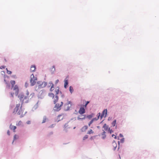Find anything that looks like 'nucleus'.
I'll use <instances>...</instances> for the list:
<instances>
[{"mask_svg":"<svg viewBox=\"0 0 159 159\" xmlns=\"http://www.w3.org/2000/svg\"><path fill=\"white\" fill-rule=\"evenodd\" d=\"M16 113H17V114L20 116V117H22L25 115L26 111H25L24 109L22 108L20 104H18L16 105L13 111L14 113L16 114Z\"/></svg>","mask_w":159,"mask_h":159,"instance_id":"1","label":"nucleus"},{"mask_svg":"<svg viewBox=\"0 0 159 159\" xmlns=\"http://www.w3.org/2000/svg\"><path fill=\"white\" fill-rule=\"evenodd\" d=\"M10 83L11 85V89L13 91H14V92H11L10 93L11 97L13 98L14 94H15L16 96H17L18 95L19 93V89L17 85H15L14 86L16 83L15 81L11 80Z\"/></svg>","mask_w":159,"mask_h":159,"instance_id":"2","label":"nucleus"},{"mask_svg":"<svg viewBox=\"0 0 159 159\" xmlns=\"http://www.w3.org/2000/svg\"><path fill=\"white\" fill-rule=\"evenodd\" d=\"M38 85H37L35 87V90L37 91L39 89L43 88L47 85V83L45 82L39 81L37 82Z\"/></svg>","mask_w":159,"mask_h":159,"instance_id":"3","label":"nucleus"},{"mask_svg":"<svg viewBox=\"0 0 159 159\" xmlns=\"http://www.w3.org/2000/svg\"><path fill=\"white\" fill-rule=\"evenodd\" d=\"M63 105V102H61L60 103H57L54 108V110L56 111H58L61 109V107Z\"/></svg>","mask_w":159,"mask_h":159,"instance_id":"4","label":"nucleus"},{"mask_svg":"<svg viewBox=\"0 0 159 159\" xmlns=\"http://www.w3.org/2000/svg\"><path fill=\"white\" fill-rule=\"evenodd\" d=\"M71 106V102L70 101H69L67 103L65 104L64 106L65 110L66 111L68 110Z\"/></svg>","mask_w":159,"mask_h":159,"instance_id":"5","label":"nucleus"},{"mask_svg":"<svg viewBox=\"0 0 159 159\" xmlns=\"http://www.w3.org/2000/svg\"><path fill=\"white\" fill-rule=\"evenodd\" d=\"M107 109H104L102 113L101 116V118L102 119L103 117L105 116L106 117L107 114Z\"/></svg>","mask_w":159,"mask_h":159,"instance_id":"6","label":"nucleus"},{"mask_svg":"<svg viewBox=\"0 0 159 159\" xmlns=\"http://www.w3.org/2000/svg\"><path fill=\"white\" fill-rule=\"evenodd\" d=\"M85 112V110L83 107H81L79 111V113L81 115H82Z\"/></svg>","mask_w":159,"mask_h":159,"instance_id":"7","label":"nucleus"},{"mask_svg":"<svg viewBox=\"0 0 159 159\" xmlns=\"http://www.w3.org/2000/svg\"><path fill=\"white\" fill-rule=\"evenodd\" d=\"M85 115H82L81 116H78L77 117V120H83L85 118Z\"/></svg>","mask_w":159,"mask_h":159,"instance_id":"8","label":"nucleus"},{"mask_svg":"<svg viewBox=\"0 0 159 159\" xmlns=\"http://www.w3.org/2000/svg\"><path fill=\"white\" fill-rule=\"evenodd\" d=\"M48 85V86L49 87H51V88L50 89V91H52L54 89V84L52 82H50L49 83Z\"/></svg>","mask_w":159,"mask_h":159,"instance_id":"9","label":"nucleus"},{"mask_svg":"<svg viewBox=\"0 0 159 159\" xmlns=\"http://www.w3.org/2000/svg\"><path fill=\"white\" fill-rule=\"evenodd\" d=\"M63 118V116L62 115H60L58 116L57 120L58 122L61 120Z\"/></svg>","mask_w":159,"mask_h":159,"instance_id":"10","label":"nucleus"},{"mask_svg":"<svg viewBox=\"0 0 159 159\" xmlns=\"http://www.w3.org/2000/svg\"><path fill=\"white\" fill-rule=\"evenodd\" d=\"M36 69V67L34 65H32L30 68V71L31 72H33Z\"/></svg>","mask_w":159,"mask_h":159,"instance_id":"11","label":"nucleus"},{"mask_svg":"<svg viewBox=\"0 0 159 159\" xmlns=\"http://www.w3.org/2000/svg\"><path fill=\"white\" fill-rule=\"evenodd\" d=\"M36 80L37 79H34V80L30 79V82L32 86H33L35 84Z\"/></svg>","mask_w":159,"mask_h":159,"instance_id":"12","label":"nucleus"},{"mask_svg":"<svg viewBox=\"0 0 159 159\" xmlns=\"http://www.w3.org/2000/svg\"><path fill=\"white\" fill-rule=\"evenodd\" d=\"M10 128L12 130H13L14 132H15L16 131L15 129L16 128V127L14 125H11L10 126Z\"/></svg>","mask_w":159,"mask_h":159,"instance_id":"13","label":"nucleus"},{"mask_svg":"<svg viewBox=\"0 0 159 159\" xmlns=\"http://www.w3.org/2000/svg\"><path fill=\"white\" fill-rule=\"evenodd\" d=\"M4 81L6 84L7 87L8 88H10V84L9 83V82L8 81H7L5 79L4 80Z\"/></svg>","mask_w":159,"mask_h":159,"instance_id":"14","label":"nucleus"},{"mask_svg":"<svg viewBox=\"0 0 159 159\" xmlns=\"http://www.w3.org/2000/svg\"><path fill=\"white\" fill-rule=\"evenodd\" d=\"M58 96L57 95H56L55 97L54 98L53 102L54 104H56V103L58 101Z\"/></svg>","mask_w":159,"mask_h":159,"instance_id":"15","label":"nucleus"},{"mask_svg":"<svg viewBox=\"0 0 159 159\" xmlns=\"http://www.w3.org/2000/svg\"><path fill=\"white\" fill-rule=\"evenodd\" d=\"M88 127L87 125L84 126L81 129V130L82 132L85 131L88 129Z\"/></svg>","mask_w":159,"mask_h":159,"instance_id":"16","label":"nucleus"},{"mask_svg":"<svg viewBox=\"0 0 159 159\" xmlns=\"http://www.w3.org/2000/svg\"><path fill=\"white\" fill-rule=\"evenodd\" d=\"M68 84V80H64V87L66 89L67 88V86Z\"/></svg>","mask_w":159,"mask_h":159,"instance_id":"17","label":"nucleus"},{"mask_svg":"<svg viewBox=\"0 0 159 159\" xmlns=\"http://www.w3.org/2000/svg\"><path fill=\"white\" fill-rule=\"evenodd\" d=\"M103 128H104V129L106 131L109 129L108 126L106 124H105L104 125Z\"/></svg>","mask_w":159,"mask_h":159,"instance_id":"18","label":"nucleus"},{"mask_svg":"<svg viewBox=\"0 0 159 159\" xmlns=\"http://www.w3.org/2000/svg\"><path fill=\"white\" fill-rule=\"evenodd\" d=\"M112 145L113 147V149L115 150L117 147V144L114 141L112 143Z\"/></svg>","mask_w":159,"mask_h":159,"instance_id":"19","label":"nucleus"},{"mask_svg":"<svg viewBox=\"0 0 159 159\" xmlns=\"http://www.w3.org/2000/svg\"><path fill=\"white\" fill-rule=\"evenodd\" d=\"M106 132L104 131L101 134V136H102V139H104L106 137V135L105 134Z\"/></svg>","mask_w":159,"mask_h":159,"instance_id":"20","label":"nucleus"},{"mask_svg":"<svg viewBox=\"0 0 159 159\" xmlns=\"http://www.w3.org/2000/svg\"><path fill=\"white\" fill-rule=\"evenodd\" d=\"M26 96L25 97V99H26L27 98H29L30 95H29V92L27 90L26 91Z\"/></svg>","mask_w":159,"mask_h":159,"instance_id":"21","label":"nucleus"},{"mask_svg":"<svg viewBox=\"0 0 159 159\" xmlns=\"http://www.w3.org/2000/svg\"><path fill=\"white\" fill-rule=\"evenodd\" d=\"M34 95V93L32 92L31 93L29 96V98L31 99L33 98Z\"/></svg>","mask_w":159,"mask_h":159,"instance_id":"22","label":"nucleus"},{"mask_svg":"<svg viewBox=\"0 0 159 159\" xmlns=\"http://www.w3.org/2000/svg\"><path fill=\"white\" fill-rule=\"evenodd\" d=\"M16 125L18 126L22 125V122L21 120H20L16 124Z\"/></svg>","mask_w":159,"mask_h":159,"instance_id":"23","label":"nucleus"},{"mask_svg":"<svg viewBox=\"0 0 159 159\" xmlns=\"http://www.w3.org/2000/svg\"><path fill=\"white\" fill-rule=\"evenodd\" d=\"M69 90L71 93H73V91H74L73 89L72 86H70V87Z\"/></svg>","mask_w":159,"mask_h":159,"instance_id":"24","label":"nucleus"},{"mask_svg":"<svg viewBox=\"0 0 159 159\" xmlns=\"http://www.w3.org/2000/svg\"><path fill=\"white\" fill-rule=\"evenodd\" d=\"M93 133L94 132L93 131V130L92 129H90L88 131L87 134H93Z\"/></svg>","mask_w":159,"mask_h":159,"instance_id":"25","label":"nucleus"},{"mask_svg":"<svg viewBox=\"0 0 159 159\" xmlns=\"http://www.w3.org/2000/svg\"><path fill=\"white\" fill-rule=\"evenodd\" d=\"M24 96L23 95H19L18 97L19 98V99L20 101L22 100V99L23 98Z\"/></svg>","mask_w":159,"mask_h":159,"instance_id":"26","label":"nucleus"},{"mask_svg":"<svg viewBox=\"0 0 159 159\" xmlns=\"http://www.w3.org/2000/svg\"><path fill=\"white\" fill-rule=\"evenodd\" d=\"M46 119H47V118H46V116H44L43 117V121L42 122V123H45L46 121Z\"/></svg>","mask_w":159,"mask_h":159,"instance_id":"27","label":"nucleus"},{"mask_svg":"<svg viewBox=\"0 0 159 159\" xmlns=\"http://www.w3.org/2000/svg\"><path fill=\"white\" fill-rule=\"evenodd\" d=\"M30 77H31V79L32 80H34V79H37L36 77L34 76L33 74H32L31 75Z\"/></svg>","mask_w":159,"mask_h":159,"instance_id":"28","label":"nucleus"},{"mask_svg":"<svg viewBox=\"0 0 159 159\" xmlns=\"http://www.w3.org/2000/svg\"><path fill=\"white\" fill-rule=\"evenodd\" d=\"M116 120H115L112 123V125L113 126H114L116 124Z\"/></svg>","mask_w":159,"mask_h":159,"instance_id":"29","label":"nucleus"},{"mask_svg":"<svg viewBox=\"0 0 159 159\" xmlns=\"http://www.w3.org/2000/svg\"><path fill=\"white\" fill-rule=\"evenodd\" d=\"M93 114H92L90 115H88L87 117L89 119H91L93 116Z\"/></svg>","mask_w":159,"mask_h":159,"instance_id":"30","label":"nucleus"},{"mask_svg":"<svg viewBox=\"0 0 159 159\" xmlns=\"http://www.w3.org/2000/svg\"><path fill=\"white\" fill-rule=\"evenodd\" d=\"M49 96L51 97H52V98H54V94L53 93H49Z\"/></svg>","mask_w":159,"mask_h":159,"instance_id":"31","label":"nucleus"},{"mask_svg":"<svg viewBox=\"0 0 159 159\" xmlns=\"http://www.w3.org/2000/svg\"><path fill=\"white\" fill-rule=\"evenodd\" d=\"M55 91L56 94H57L59 92V90L58 89H56Z\"/></svg>","mask_w":159,"mask_h":159,"instance_id":"32","label":"nucleus"},{"mask_svg":"<svg viewBox=\"0 0 159 159\" xmlns=\"http://www.w3.org/2000/svg\"><path fill=\"white\" fill-rule=\"evenodd\" d=\"M88 138V135H85L83 138V140H85L86 139H87Z\"/></svg>","mask_w":159,"mask_h":159,"instance_id":"33","label":"nucleus"},{"mask_svg":"<svg viewBox=\"0 0 159 159\" xmlns=\"http://www.w3.org/2000/svg\"><path fill=\"white\" fill-rule=\"evenodd\" d=\"M93 119L90 121V122H89V124H88L89 126H90V125H91V124H92L93 123Z\"/></svg>","mask_w":159,"mask_h":159,"instance_id":"34","label":"nucleus"},{"mask_svg":"<svg viewBox=\"0 0 159 159\" xmlns=\"http://www.w3.org/2000/svg\"><path fill=\"white\" fill-rule=\"evenodd\" d=\"M6 69L7 70V72L8 74H11L12 72L11 71L8 70L7 68H6Z\"/></svg>","mask_w":159,"mask_h":159,"instance_id":"35","label":"nucleus"},{"mask_svg":"<svg viewBox=\"0 0 159 159\" xmlns=\"http://www.w3.org/2000/svg\"><path fill=\"white\" fill-rule=\"evenodd\" d=\"M108 131L110 134H111L113 132V131L111 129H110V128H109Z\"/></svg>","mask_w":159,"mask_h":159,"instance_id":"36","label":"nucleus"},{"mask_svg":"<svg viewBox=\"0 0 159 159\" xmlns=\"http://www.w3.org/2000/svg\"><path fill=\"white\" fill-rule=\"evenodd\" d=\"M18 136L17 135L15 134L14 137V140H15L17 139Z\"/></svg>","mask_w":159,"mask_h":159,"instance_id":"37","label":"nucleus"},{"mask_svg":"<svg viewBox=\"0 0 159 159\" xmlns=\"http://www.w3.org/2000/svg\"><path fill=\"white\" fill-rule=\"evenodd\" d=\"M89 102V101H87L86 102V103L85 104V105H84V106L85 107H86L88 105V104Z\"/></svg>","mask_w":159,"mask_h":159,"instance_id":"38","label":"nucleus"},{"mask_svg":"<svg viewBox=\"0 0 159 159\" xmlns=\"http://www.w3.org/2000/svg\"><path fill=\"white\" fill-rule=\"evenodd\" d=\"M28 85V83L27 82H26L25 84V86L26 87H27Z\"/></svg>","mask_w":159,"mask_h":159,"instance_id":"39","label":"nucleus"},{"mask_svg":"<svg viewBox=\"0 0 159 159\" xmlns=\"http://www.w3.org/2000/svg\"><path fill=\"white\" fill-rule=\"evenodd\" d=\"M112 136L113 137H114L115 139H116V136L115 135L112 134Z\"/></svg>","mask_w":159,"mask_h":159,"instance_id":"40","label":"nucleus"},{"mask_svg":"<svg viewBox=\"0 0 159 159\" xmlns=\"http://www.w3.org/2000/svg\"><path fill=\"white\" fill-rule=\"evenodd\" d=\"M7 134L9 135H10V132L9 130H8L7 131Z\"/></svg>","mask_w":159,"mask_h":159,"instance_id":"41","label":"nucleus"},{"mask_svg":"<svg viewBox=\"0 0 159 159\" xmlns=\"http://www.w3.org/2000/svg\"><path fill=\"white\" fill-rule=\"evenodd\" d=\"M58 82H59V80H56V82H55L56 84Z\"/></svg>","mask_w":159,"mask_h":159,"instance_id":"42","label":"nucleus"},{"mask_svg":"<svg viewBox=\"0 0 159 159\" xmlns=\"http://www.w3.org/2000/svg\"><path fill=\"white\" fill-rule=\"evenodd\" d=\"M30 123V121H28V122H27V123L28 124H29Z\"/></svg>","mask_w":159,"mask_h":159,"instance_id":"43","label":"nucleus"},{"mask_svg":"<svg viewBox=\"0 0 159 159\" xmlns=\"http://www.w3.org/2000/svg\"><path fill=\"white\" fill-rule=\"evenodd\" d=\"M52 67H53V68H55V66H53Z\"/></svg>","mask_w":159,"mask_h":159,"instance_id":"44","label":"nucleus"},{"mask_svg":"<svg viewBox=\"0 0 159 159\" xmlns=\"http://www.w3.org/2000/svg\"><path fill=\"white\" fill-rule=\"evenodd\" d=\"M100 116V113L99 114V116H98V117H99V116Z\"/></svg>","mask_w":159,"mask_h":159,"instance_id":"45","label":"nucleus"},{"mask_svg":"<svg viewBox=\"0 0 159 159\" xmlns=\"http://www.w3.org/2000/svg\"><path fill=\"white\" fill-rule=\"evenodd\" d=\"M7 77L9 78V77L8 76H7Z\"/></svg>","mask_w":159,"mask_h":159,"instance_id":"46","label":"nucleus"}]
</instances>
